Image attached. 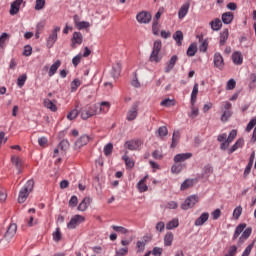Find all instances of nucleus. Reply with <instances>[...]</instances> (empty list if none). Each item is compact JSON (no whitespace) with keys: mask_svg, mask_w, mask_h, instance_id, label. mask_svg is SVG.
<instances>
[{"mask_svg":"<svg viewBox=\"0 0 256 256\" xmlns=\"http://www.w3.org/2000/svg\"><path fill=\"white\" fill-rule=\"evenodd\" d=\"M251 233H253V228H247V224L241 223L236 227L232 236V241H236V239H238L237 245L238 247H241V245H243V243H245V241L251 237Z\"/></svg>","mask_w":256,"mask_h":256,"instance_id":"nucleus-1","label":"nucleus"},{"mask_svg":"<svg viewBox=\"0 0 256 256\" xmlns=\"http://www.w3.org/2000/svg\"><path fill=\"white\" fill-rule=\"evenodd\" d=\"M33 187H35V182L33 180H28L24 184L18 194V203H25L27 201L30 193L33 192Z\"/></svg>","mask_w":256,"mask_h":256,"instance_id":"nucleus-2","label":"nucleus"},{"mask_svg":"<svg viewBox=\"0 0 256 256\" xmlns=\"http://www.w3.org/2000/svg\"><path fill=\"white\" fill-rule=\"evenodd\" d=\"M161 47V40H156L153 45V51L150 55V61H152V63H159V61H161V56L159 55L161 52Z\"/></svg>","mask_w":256,"mask_h":256,"instance_id":"nucleus-3","label":"nucleus"},{"mask_svg":"<svg viewBox=\"0 0 256 256\" xmlns=\"http://www.w3.org/2000/svg\"><path fill=\"white\" fill-rule=\"evenodd\" d=\"M95 109H96L95 105L83 107L80 110L81 119H83L84 121H87V119H89L90 117H93V115H97V112Z\"/></svg>","mask_w":256,"mask_h":256,"instance_id":"nucleus-4","label":"nucleus"},{"mask_svg":"<svg viewBox=\"0 0 256 256\" xmlns=\"http://www.w3.org/2000/svg\"><path fill=\"white\" fill-rule=\"evenodd\" d=\"M197 203H199V196L197 195L189 196L181 205V209H183L184 211H187L188 209H193V207H195Z\"/></svg>","mask_w":256,"mask_h":256,"instance_id":"nucleus-5","label":"nucleus"},{"mask_svg":"<svg viewBox=\"0 0 256 256\" xmlns=\"http://www.w3.org/2000/svg\"><path fill=\"white\" fill-rule=\"evenodd\" d=\"M138 114H139V104L135 103L127 112V115H126L127 121H135V119H137Z\"/></svg>","mask_w":256,"mask_h":256,"instance_id":"nucleus-6","label":"nucleus"},{"mask_svg":"<svg viewBox=\"0 0 256 256\" xmlns=\"http://www.w3.org/2000/svg\"><path fill=\"white\" fill-rule=\"evenodd\" d=\"M213 63L216 69L223 71V68L225 67V60L223 59V55H221L219 52L214 54Z\"/></svg>","mask_w":256,"mask_h":256,"instance_id":"nucleus-7","label":"nucleus"},{"mask_svg":"<svg viewBox=\"0 0 256 256\" xmlns=\"http://www.w3.org/2000/svg\"><path fill=\"white\" fill-rule=\"evenodd\" d=\"M83 221H85V217L77 214L71 218L67 227L68 229H75L80 223H83Z\"/></svg>","mask_w":256,"mask_h":256,"instance_id":"nucleus-8","label":"nucleus"},{"mask_svg":"<svg viewBox=\"0 0 256 256\" xmlns=\"http://www.w3.org/2000/svg\"><path fill=\"white\" fill-rule=\"evenodd\" d=\"M83 43V34L81 32H74L71 38V47L72 49H77V45Z\"/></svg>","mask_w":256,"mask_h":256,"instance_id":"nucleus-9","label":"nucleus"},{"mask_svg":"<svg viewBox=\"0 0 256 256\" xmlns=\"http://www.w3.org/2000/svg\"><path fill=\"white\" fill-rule=\"evenodd\" d=\"M138 23H151V13L142 11L136 15Z\"/></svg>","mask_w":256,"mask_h":256,"instance_id":"nucleus-10","label":"nucleus"},{"mask_svg":"<svg viewBox=\"0 0 256 256\" xmlns=\"http://www.w3.org/2000/svg\"><path fill=\"white\" fill-rule=\"evenodd\" d=\"M16 233H17V224L15 223L10 224L4 236L6 241H11V239L15 237Z\"/></svg>","mask_w":256,"mask_h":256,"instance_id":"nucleus-11","label":"nucleus"},{"mask_svg":"<svg viewBox=\"0 0 256 256\" xmlns=\"http://www.w3.org/2000/svg\"><path fill=\"white\" fill-rule=\"evenodd\" d=\"M61 31V27L55 26L52 33L49 35L47 43L50 47H53L55 45V41H57V33Z\"/></svg>","mask_w":256,"mask_h":256,"instance_id":"nucleus-12","label":"nucleus"},{"mask_svg":"<svg viewBox=\"0 0 256 256\" xmlns=\"http://www.w3.org/2000/svg\"><path fill=\"white\" fill-rule=\"evenodd\" d=\"M94 107H96V115H99L100 113H107L111 105L109 104V102H102L101 104H94Z\"/></svg>","mask_w":256,"mask_h":256,"instance_id":"nucleus-13","label":"nucleus"},{"mask_svg":"<svg viewBox=\"0 0 256 256\" xmlns=\"http://www.w3.org/2000/svg\"><path fill=\"white\" fill-rule=\"evenodd\" d=\"M207 221H209V212H204L200 215V217H198L195 220L194 225L196 227H201V226L205 225V223H207Z\"/></svg>","mask_w":256,"mask_h":256,"instance_id":"nucleus-14","label":"nucleus"},{"mask_svg":"<svg viewBox=\"0 0 256 256\" xmlns=\"http://www.w3.org/2000/svg\"><path fill=\"white\" fill-rule=\"evenodd\" d=\"M44 107L52 111V113L57 112V100L51 101L49 98L44 99Z\"/></svg>","mask_w":256,"mask_h":256,"instance_id":"nucleus-15","label":"nucleus"},{"mask_svg":"<svg viewBox=\"0 0 256 256\" xmlns=\"http://www.w3.org/2000/svg\"><path fill=\"white\" fill-rule=\"evenodd\" d=\"M147 179H149V175H146L137 183V189L140 193H145V191H149V187L147 186V184H145V181H147Z\"/></svg>","mask_w":256,"mask_h":256,"instance_id":"nucleus-16","label":"nucleus"},{"mask_svg":"<svg viewBox=\"0 0 256 256\" xmlns=\"http://www.w3.org/2000/svg\"><path fill=\"white\" fill-rule=\"evenodd\" d=\"M191 157H193L192 153H181V154H177L174 157V162L175 163H183V161H187V159H191Z\"/></svg>","mask_w":256,"mask_h":256,"instance_id":"nucleus-17","label":"nucleus"},{"mask_svg":"<svg viewBox=\"0 0 256 256\" xmlns=\"http://www.w3.org/2000/svg\"><path fill=\"white\" fill-rule=\"evenodd\" d=\"M177 61H178L177 55H173L166 64L165 73H170V71H173V67H175Z\"/></svg>","mask_w":256,"mask_h":256,"instance_id":"nucleus-18","label":"nucleus"},{"mask_svg":"<svg viewBox=\"0 0 256 256\" xmlns=\"http://www.w3.org/2000/svg\"><path fill=\"white\" fill-rule=\"evenodd\" d=\"M22 3H23V0H15L11 4L10 15H17V13H19V9L21 8Z\"/></svg>","mask_w":256,"mask_h":256,"instance_id":"nucleus-19","label":"nucleus"},{"mask_svg":"<svg viewBox=\"0 0 256 256\" xmlns=\"http://www.w3.org/2000/svg\"><path fill=\"white\" fill-rule=\"evenodd\" d=\"M89 141H90L89 136L83 135L75 142V147H77V149H81V147H85V145H87Z\"/></svg>","mask_w":256,"mask_h":256,"instance_id":"nucleus-20","label":"nucleus"},{"mask_svg":"<svg viewBox=\"0 0 256 256\" xmlns=\"http://www.w3.org/2000/svg\"><path fill=\"white\" fill-rule=\"evenodd\" d=\"M174 239L175 235L173 232H167L164 236V247H171V245H173Z\"/></svg>","mask_w":256,"mask_h":256,"instance_id":"nucleus-21","label":"nucleus"},{"mask_svg":"<svg viewBox=\"0 0 256 256\" xmlns=\"http://www.w3.org/2000/svg\"><path fill=\"white\" fill-rule=\"evenodd\" d=\"M232 61L234 65H243V54L239 51L234 52L232 54Z\"/></svg>","mask_w":256,"mask_h":256,"instance_id":"nucleus-22","label":"nucleus"},{"mask_svg":"<svg viewBox=\"0 0 256 256\" xmlns=\"http://www.w3.org/2000/svg\"><path fill=\"white\" fill-rule=\"evenodd\" d=\"M111 75L113 79H119V75H121V63L117 62L113 65Z\"/></svg>","mask_w":256,"mask_h":256,"instance_id":"nucleus-23","label":"nucleus"},{"mask_svg":"<svg viewBox=\"0 0 256 256\" xmlns=\"http://www.w3.org/2000/svg\"><path fill=\"white\" fill-rule=\"evenodd\" d=\"M126 147L130 151H137V149H139V147H141V140L127 141L126 142Z\"/></svg>","mask_w":256,"mask_h":256,"instance_id":"nucleus-24","label":"nucleus"},{"mask_svg":"<svg viewBox=\"0 0 256 256\" xmlns=\"http://www.w3.org/2000/svg\"><path fill=\"white\" fill-rule=\"evenodd\" d=\"M197 95H199V84L195 83L191 93V105H195L197 103Z\"/></svg>","mask_w":256,"mask_h":256,"instance_id":"nucleus-25","label":"nucleus"},{"mask_svg":"<svg viewBox=\"0 0 256 256\" xmlns=\"http://www.w3.org/2000/svg\"><path fill=\"white\" fill-rule=\"evenodd\" d=\"M89 205H91V198L85 197L78 205V211H87Z\"/></svg>","mask_w":256,"mask_h":256,"instance_id":"nucleus-26","label":"nucleus"},{"mask_svg":"<svg viewBox=\"0 0 256 256\" xmlns=\"http://www.w3.org/2000/svg\"><path fill=\"white\" fill-rule=\"evenodd\" d=\"M233 13L232 12H226L222 14V22L224 23V25H231V23H233Z\"/></svg>","mask_w":256,"mask_h":256,"instance_id":"nucleus-27","label":"nucleus"},{"mask_svg":"<svg viewBox=\"0 0 256 256\" xmlns=\"http://www.w3.org/2000/svg\"><path fill=\"white\" fill-rule=\"evenodd\" d=\"M244 144L245 140H243V138L238 139L236 143L228 150L229 155H231V153H235L237 149H241V147H243Z\"/></svg>","mask_w":256,"mask_h":256,"instance_id":"nucleus-28","label":"nucleus"},{"mask_svg":"<svg viewBox=\"0 0 256 256\" xmlns=\"http://www.w3.org/2000/svg\"><path fill=\"white\" fill-rule=\"evenodd\" d=\"M61 67V60H57L56 62H54L51 66L50 69L48 71V75L49 77H53V75H55V73H57V70Z\"/></svg>","mask_w":256,"mask_h":256,"instance_id":"nucleus-29","label":"nucleus"},{"mask_svg":"<svg viewBox=\"0 0 256 256\" xmlns=\"http://www.w3.org/2000/svg\"><path fill=\"white\" fill-rule=\"evenodd\" d=\"M228 39H229V29H224L220 33V40H219L220 47H223V45H225V43H227Z\"/></svg>","mask_w":256,"mask_h":256,"instance_id":"nucleus-30","label":"nucleus"},{"mask_svg":"<svg viewBox=\"0 0 256 256\" xmlns=\"http://www.w3.org/2000/svg\"><path fill=\"white\" fill-rule=\"evenodd\" d=\"M189 7H190L189 3H186L181 6V8L178 11L179 19H184V17L187 15V13H189Z\"/></svg>","mask_w":256,"mask_h":256,"instance_id":"nucleus-31","label":"nucleus"},{"mask_svg":"<svg viewBox=\"0 0 256 256\" xmlns=\"http://www.w3.org/2000/svg\"><path fill=\"white\" fill-rule=\"evenodd\" d=\"M210 26L213 31H219L223 27V22H221V19L216 18L210 22Z\"/></svg>","mask_w":256,"mask_h":256,"instance_id":"nucleus-32","label":"nucleus"},{"mask_svg":"<svg viewBox=\"0 0 256 256\" xmlns=\"http://www.w3.org/2000/svg\"><path fill=\"white\" fill-rule=\"evenodd\" d=\"M11 161H12L13 165H15L18 172L21 173V169L23 167V160H21V158H19L17 156H13L11 158Z\"/></svg>","mask_w":256,"mask_h":256,"instance_id":"nucleus-33","label":"nucleus"},{"mask_svg":"<svg viewBox=\"0 0 256 256\" xmlns=\"http://www.w3.org/2000/svg\"><path fill=\"white\" fill-rule=\"evenodd\" d=\"M173 39L176 41V44L181 47L183 41V32L181 30L176 31L173 34Z\"/></svg>","mask_w":256,"mask_h":256,"instance_id":"nucleus-34","label":"nucleus"},{"mask_svg":"<svg viewBox=\"0 0 256 256\" xmlns=\"http://www.w3.org/2000/svg\"><path fill=\"white\" fill-rule=\"evenodd\" d=\"M177 227H179V219H177V218L172 219L171 221H169L166 224V229L168 231H171L173 229H177Z\"/></svg>","mask_w":256,"mask_h":256,"instance_id":"nucleus-35","label":"nucleus"},{"mask_svg":"<svg viewBox=\"0 0 256 256\" xmlns=\"http://www.w3.org/2000/svg\"><path fill=\"white\" fill-rule=\"evenodd\" d=\"M196 53H197V43L190 44L187 50L188 57H195Z\"/></svg>","mask_w":256,"mask_h":256,"instance_id":"nucleus-36","label":"nucleus"},{"mask_svg":"<svg viewBox=\"0 0 256 256\" xmlns=\"http://www.w3.org/2000/svg\"><path fill=\"white\" fill-rule=\"evenodd\" d=\"M57 147L61 150V155H65L66 149H69V141L62 140Z\"/></svg>","mask_w":256,"mask_h":256,"instance_id":"nucleus-37","label":"nucleus"},{"mask_svg":"<svg viewBox=\"0 0 256 256\" xmlns=\"http://www.w3.org/2000/svg\"><path fill=\"white\" fill-rule=\"evenodd\" d=\"M179 139H180L179 131H175L172 136V143H171L172 149H175V147H177V144L179 143Z\"/></svg>","mask_w":256,"mask_h":256,"instance_id":"nucleus-38","label":"nucleus"},{"mask_svg":"<svg viewBox=\"0 0 256 256\" xmlns=\"http://www.w3.org/2000/svg\"><path fill=\"white\" fill-rule=\"evenodd\" d=\"M122 159L125 161V165L128 169H133V167H135V162H133V160L129 158V156L124 155Z\"/></svg>","mask_w":256,"mask_h":256,"instance_id":"nucleus-39","label":"nucleus"},{"mask_svg":"<svg viewBox=\"0 0 256 256\" xmlns=\"http://www.w3.org/2000/svg\"><path fill=\"white\" fill-rule=\"evenodd\" d=\"M189 187H193V179H186L182 184H181V191H185L189 189Z\"/></svg>","mask_w":256,"mask_h":256,"instance_id":"nucleus-40","label":"nucleus"},{"mask_svg":"<svg viewBox=\"0 0 256 256\" xmlns=\"http://www.w3.org/2000/svg\"><path fill=\"white\" fill-rule=\"evenodd\" d=\"M253 247H255V240L245 248L241 256H250L251 251H253Z\"/></svg>","mask_w":256,"mask_h":256,"instance_id":"nucleus-41","label":"nucleus"},{"mask_svg":"<svg viewBox=\"0 0 256 256\" xmlns=\"http://www.w3.org/2000/svg\"><path fill=\"white\" fill-rule=\"evenodd\" d=\"M167 135H169V130L165 126H161L158 129V137L163 139V137H167Z\"/></svg>","mask_w":256,"mask_h":256,"instance_id":"nucleus-42","label":"nucleus"},{"mask_svg":"<svg viewBox=\"0 0 256 256\" xmlns=\"http://www.w3.org/2000/svg\"><path fill=\"white\" fill-rule=\"evenodd\" d=\"M183 164H174L171 168V172L175 173L176 175H179L183 171Z\"/></svg>","mask_w":256,"mask_h":256,"instance_id":"nucleus-43","label":"nucleus"},{"mask_svg":"<svg viewBox=\"0 0 256 256\" xmlns=\"http://www.w3.org/2000/svg\"><path fill=\"white\" fill-rule=\"evenodd\" d=\"M78 116H79V110L78 109H73L72 111H70L67 114V119L69 121H73V119H77Z\"/></svg>","mask_w":256,"mask_h":256,"instance_id":"nucleus-44","label":"nucleus"},{"mask_svg":"<svg viewBox=\"0 0 256 256\" xmlns=\"http://www.w3.org/2000/svg\"><path fill=\"white\" fill-rule=\"evenodd\" d=\"M112 229L116 231V233H121V235H126V233H129V230L123 226H112Z\"/></svg>","mask_w":256,"mask_h":256,"instance_id":"nucleus-45","label":"nucleus"},{"mask_svg":"<svg viewBox=\"0 0 256 256\" xmlns=\"http://www.w3.org/2000/svg\"><path fill=\"white\" fill-rule=\"evenodd\" d=\"M235 87H237V82L235 81V79L232 78L227 82L226 89L227 91H233Z\"/></svg>","mask_w":256,"mask_h":256,"instance_id":"nucleus-46","label":"nucleus"},{"mask_svg":"<svg viewBox=\"0 0 256 256\" xmlns=\"http://www.w3.org/2000/svg\"><path fill=\"white\" fill-rule=\"evenodd\" d=\"M253 127H256V118H252L246 126L247 133H251Z\"/></svg>","mask_w":256,"mask_h":256,"instance_id":"nucleus-47","label":"nucleus"},{"mask_svg":"<svg viewBox=\"0 0 256 256\" xmlns=\"http://www.w3.org/2000/svg\"><path fill=\"white\" fill-rule=\"evenodd\" d=\"M160 105L162 107H173V105H175V101L174 100H171V99H164Z\"/></svg>","mask_w":256,"mask_h":256,"instance_id":"nucleus-48","label":"nucleus"},{"mask_svg":"<svg viewBox=\"0 0 256 256\" xmlns=\"http://www.w3.org/2000/svg\"><path fill=\"white\" fill-rule=\"evenodd\" d=\"M9 39V34L7 33H2L0 36V48L3 49L5 47V42Z\"/></svg>","mask_w":256,"mask_h":256,"instance_id":"nucleus-49","label":"nucleus"},{"mask_svg":"<svg viewBox=\"0 0 256 256\" xmlns=\"http://www.w3.org/2000/svg\"><path fill=\"white\" fill-rule=\"evenodd\" d=\"M25 81H27V75L23 74L21 76L18 77L17 79V85L18 87H23V85H25Z\"/></svg>","mask_w":256,"mask_h":256,"instance_id":"nucleus-50","label":"nucleus"},{"mask_svg":"<svg viewBox=\"0 0 256 256\" xmlns=\"http://www.w3.org/2000/svg\"><path fill=\"white\" fill-rule=\"evenodd\" d=\"M44 8H45V0H36L35 10L41 11V9H44Z\"/></svg>","mask_w":256,"mask_h":256,"instance_id":"nucleus-51","label":"nucleus"},{"mask_svg":"<svg viewBox=\"0 0 256 256\" xmlns=\"http://www.w3.org/2000/svg\"><path fill=\"white\" fill-rule=\"evenodd\" d=\"M111 153H113V144L112 143H108L104 147V154L106 155V157H108V155H111Z\"/></svg>","mask_w":256,"mask_h":256,"instance_id":"nucleus-52","label":"nucleus"},{"mask_svg":"<svg viewBox=\"0 0 256 256\" xmlns=\"http://www.w3.org/2000/svg\"><path fill=\"white\" fill-rule=\"evenodd\" d=\"M231 115H233V112H231V110H225L222 114L221 121H229Z\"/></svg>","mask_w":256,"mask_h":256,"instance_id":"nucleus-53","label":"nucleus"},{"mask_svg":"<svg viewBox=\"0 0 256 256\" xmlns=\"http://www.w3.org/2000/svg\"><path fill=\"white\" fill-rule=\"evenodd\" d=\"M242 213H243V208L241 206H238L234 209L233 216L235 217V219H239Z\"/></svg>","mask_w":256,"mask_h":256,"instance_id":"nucleus-54","label":"nucleus"},{"mask_svg":"<svg viewBox=\"0 0 256 256\" xmlns=\"http://www.w3.org/2000/svg\"><path fill=\"white\" fill-rule=\"evenodd\" d=\"M81 86V80L79 79H74L71 83V90L75 91L77 88Z\"/></svg>","mask_w":256,"mask_h":256,"instance_id":"nucleus-55","label":"nucleus"},{"mask_svg":"<svg viewBox=\"0 0 256 256\" xmlns=\"http://www.w3.org/2000/svg\"><path fill=\"white\" fill-rule=\"evenodd\" d=\"M47 143H49V140L47 139V137L43 136L38 138V144L40 147H46Z\"/></svg>","mask_w":256,"mask_h":256,"instance_id":"nucleus-56","label":"nucleus"},{"mask_svg":"<svg viewBox=\"0 0 256 256\" xmlns=\"http://www.w3.org/2000/svg\"><path fill=\"white\" fill-rule=\"evenodd\" d=\"M152 31L154 35H159V21L154 20L152 24Z\"/></svg>","mask_w":256,"mask_h":256,"instance_id":"nucleus-57","label":"nucleus"},{"mask_svg":"<svg viewBox=\"0 0 256 256\" xmlns=\"http://www.w3.org/2000/svg\"><path fill=\"white\" fill-rule=\"evenodd\" d=\"M208 47H209V42L207 40H203L199 49L202 53H206Z\"/></svg>","mask_w":256,"mask_h":256,"instance_id":"nucleus-58","label":"nucleus"},{"mask_svg":"<svg viewBox=\"0 0 256 256\" xmlns=\"http://www.w3.org/2000/svg\"><path fill=\"white\" fill-rule=\"evenodd\" d=\"M77 29L81 30V29H87L88 27H90L89 22H85V21H80L78 22V24L76 25Z\"/></svg>","mask_w":256,"mask_h":256,"instance_id":"nucleus-59","label":"nucleus"},{"mask_svg":"<svg viewBox=\"0 0 256 256\" xmlns=\"http://www.w3.org/2000/svg\"><path fill=\"white\" fill-rule=\"evenodd\" d=\"M82 57H83V55H81V54L76 55V56L72 59V65H74V67H77V65H79V63H81Z\"/></svg>","mask_w":256,"mask_h":256,"instance_id":"nucleus-60","label":"nucleus"},{"mask_svg":"<svg viewBox=\"0 0 256 256\" xmlns=\"http://www.w3.org/2000/svg\"><path fill=\"white\" fill-rule=\"evenodd\" d=\"M151 253L154 256H161V255H163V248H161V247H154Z\"/></svg>","mask_w":256,"mask_h":256,"instance_id":"nucleus-61","label":"nucleus"},{"mask_svg":"<svg viewBox=\"0 0 256 256\" xmlns=\"http://www.w3.org/2000/svg\"><path fill=\"white\" fill-rule=\"evenodd\" d=\"M77 203H79L77 196H72L69 200V207H77Z\"/></svg>","mask_w":256,"mask_h":256,"instance_id":"nucleus-62","label":"nucleus"},{"mask_svg":"<svg viewBox=\"0 0 256 256\" xmlns=\"http://www.w3.org/2000/svg\"><path fill=\"white\" fill-rule=\"evenodd\" d=\"M53 239L54 241H61V230L59 228L56 229V231L53 233Z\"/></svg>","mask_w":256,"mask_h":256,"instance_id":"nucleus-63","label":"nucleus"},{"mask_svg":"<svg viewBox=\"0 0 256 256\" xmlns=\"http://www.w3.org/2000/svg\"><path fill=\"white\" fill-rule=\"evenodd\" d=\"M127 253H129V248L127 247L121 248L120 250L116 251V255L118 256H125L127 255Z\"/></svg>","mask_w":256,"mask_h":256,"instance_id":"nucleus-64","label":"nucleus"}]
</instances>
